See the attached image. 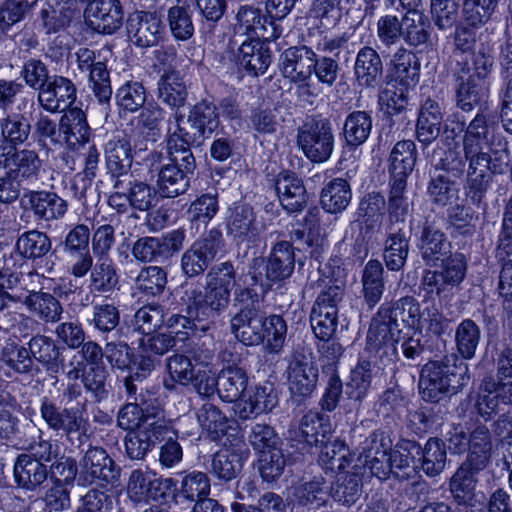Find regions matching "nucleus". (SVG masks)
I'll return each mask as SVG.
<instances>
[{"label": "nucleus", "mask_w": 512, "mask_h": 512, "mask_svg": "<svg viewBox=\"0 0 512 512\" xmlns=\"http://www.w3.org/2000/svg\"><path fill=\"white\" fill-rule=\"evenodd\" d=\"M421 306L413 296H403L396 301L383 303L371 320L366 350L374 352L383 366L392 363L397 357L396 344L400 341V326L419 328Z\"/></svg>", "instance_id": "1"}, {"label": "nucleus", "mask_w": 512, "mask_h": 512, "mask_svg": "<svg viewBox=\"0 0 512 512\" xmlns=\"http://www.w3.org/2000/svg\"><path fill=\"white\" fill-rule=\"evenodd\" d=\"M236 284V269L225 261L210 268L205 278V290L186 287L181 296L182 311L199 322H207L208 329L229 306L231 292Z\"/></svg>", "instance_id": "2"}, {"label": "nucleus", "mask_w": 512, "mask_h": 512, "mask_svg": "<svg viewBox=\"0 0 512 512\" xmlns=\"http://www.w3.org/2000/svg\"><path fill=\"white\" fill-rule=\"evenodd\" d=\"M468 366L454 353L428 361L420 372L419 392L425 401L438 402L468 384Z\"/></svg>", "instance_id": "3"}, {"label": "nucleus", "mask_w": 512, "mask_h": 512, "mask_svg": "<svg viewBox=\"0 0 512 512\" xmlns=\"http://www.w3.org/2000/svg\"><path fill=\"white\" fill-rule=\"evenodd\" d=\"M454 72V91L457 106L466 112L480 105L488 95L487 77L492 60L483 53L473 56L472 64L458 62Z\"/></svg>", "instance_id": "4"}, {"label": "nucleus", "mask_w": 512, "mask_h": 512, "mask_svg": "<svg viewBox=\"0 0 512 512\" xmlns=\"http://www.w3.org/2000/svg\"><path fill=\"white\" fill-rule=\"evenodd\" d=\"M236 313L230 319V331L246 346L262 344L261 329L264 312L261 310V297L251 287H238L233 295Z\"/></svg>", "instance_id": "5"}, {"label": "nucleus", "mask_w": 512, "mask_h": 512, "mask_svg": "<svg viewBox=\"0 0 512 512\" xmlns=\"http://www.w3.org/2000/svg\"><path fill=\"white\" fill-rule=\"evenodd\" d=\"M40 415L47 428L64 435L69 441L76 436L81 443L87 435L89 421L83 409L78 407H61L44 397L40 404Z\"/></svg>", "instance_id": "6"}, {"label": "nucleus", "mask_w": 512, "mask_h": 512, "mask_svg": "<svg viewBox=\"0 0 512 512\" xmlns=\"http://www.w3.org/2000/svg\"><path fill=\"white\" fill-rule=\"evenodd\" d=\"M297 144L310 161H327L334 150V134L330 121L313 118L305 122L298 129Z\"/></svg>", "instance_id": "7"}, {"label": "nucleus", "mask_w": 512, "mask_h": 512, "mask_svg": "<svg viewBox=\"0 0 512 512\" xmlns=\"http://www.w3.org/2000/svg\"><path fill=\"white\" fill-rule=\"evenodd\" d=\"M224 239L220 229L212 228L197 239L181 257V269L185 276L202 275L223 250Z\"/></svg>", "instance_id": "8"}, {"label": "nucleus", "mask_w": 512, "mask_h": 512, "mask_svg": "<svg viewBox=\"0 0 512 512\" xmlns=\"http://www.w3.org/2000/svg\"><path fill=\"white\" fill-rule=\"evenodd\" d=\"M184 241L183 229L172 230L161 237L144 236L133 243L131 254L141 263H164L183 248Z\"/></svg>", "instance_id": "9"}, {"label": "nucleus", "mask_w": 512, "mask_h": 512, "mask_svg": "<svg viewBox=\"0 0 512 512\" xmlns=\"http://www.w3.org/2000/svg\"><path fill=\"white\" fill-rule=\"evenodd\" d=\"M287 381L290 392L299 397H308L315 390L318 382V366L311 354L295 350L289 359Z\"/></svg>", "instance_id": "10"}, {"label": "nucleus", "mask_w": 512, "mask_h": 512, "mask_svg": "<svg viewBox=\"0 0 512 512\" xmlns=\"http://www.w3.org/2000/svg\"><path fill=\"white\" fill-rule=\"evenodd\" d=\"M80 479L85 483L114 484L120 477V468L105 449L91 446L80 460Z\"/></svg>", "instance_id": "11"}, {"label": "nucleus", "mask_w": 512, "mask_h": 512, "mask_svg": "<svg viewBox=\"0 0 512 512\" xmlns=\"http://www.w3.org/2000/svg\"><path fill=\"white\" fill-rule=\"evenodd\" d=\"M123 18L120 0H92L85 10L88 27L104 35L118 31L122 27Z\"/></svg>", "instance_id": "12"}, {"label": "nucleus", "mask_w": 512, "mask_h": 512, "mask_svg": "<svg viewBox=\"0 0 512 512\" xmlns=\"http://www.w3.org/2000/svg\"><path fill=\"white\" fill-rule=\"evenodd\" d=\"M21 207L29 209L37 220L51 222L65 216L68 203L52 191L28 190L21 199Z\"/></svg>", "instance_id": "13"}, {"label": "nucleus", "mask_w": 512, "mask_h": 512, "mask_svg": "<svg viewBox=\"0 0 512 512\" xmlns=\"http://www.w3.org/2000/svg\"><path fill=\"white\" fill-rule=\"evenodd\" d=\"M127 33L135 46L153 47L163 35L161 18L155 12L135 11L127 19Z\"/></svg>", "instance_id": "14"}, {"label": "nucleus", "mask_w": 512, "mask_h": 512, "mask_svg": "<svg viewBox=\"0 0 512 512\" xmlns=\"http://www.w3.org/2000/svg\"><path fill=\"white\" fill-rule=\"evenodd\" d=\"M165 420H155L146 426L130 431L124 439L126 456L131 460H143L168 432Z\"/></svg>", "instance_id": "15"}, {"label": "nucleus", "mask_w": 512, "mask_h": 512, "mask_svg": "<svg viewBox=\"0 0 512 512\" xmlns=\"http://www.w3.org/2000/svg\"><path fill=\"white\" fill-rule=\"evenodd\" d=\"M76 93V86L69 78L54 75L44 88L38 92L37 101L48 112H62L70 108L75 102Z\"/></svg>", "instance_id": "16"}, {"label": "nucleus", "mask_w": 512, "mask_h": 512, "mask_svg": "<svg viewBox=\"0 0 512 512\" xmlns=\"http://www.w3.org/2000/svg\"><path fill=\"white\" fill-rule=\"evenodd\" d=\"M315 52L306 45L289 47L280 55L279 68L289 82L312 79Z\"/></svg>", "instance_id": "17"}, {"label": "nucleus", "mask_w": 512, "mask_h": 512, "mask_svg": "<svg viewBox=\"0 0 512 512\" xmlns=\"http://www.w3.org/2000/svg\"><path fill=\"white\" fill-rule=\"evenodd\" d=\"M132 163V146L126 135H116L106 143L105 164L112 185L132 175Z\"/></svg>", "instance_id": "18"}, {"label": "nucleus", "mask_w": 512, "mask_h": 512, "mask_svg": "<svg viewBox=\"0 0 512 512\" xmlns=\"http://www.w3.org/2000/svg\"><path fill=\"white\" fill-rule=\"evenodd\" d=\"M468 161L467 176L502 174L509 165L508 150L492 151L491 148L463 149Z\"/></svg>", "instance_id": "19"}, {"label": "nucleus", "mask_w": 512, "mask_h": 512, "mask_svg": "<svg viewBox=\"0 0 512 512\" xmlns=\"http://www.w3.org/2000/svg\"><path fill=\"white\" fill-rule=\"evenodd\" d=\"M498 248L503 256L499 275V293L509 300L512 299V197L506 205Z\"/></svg>", "instance_id": "20"}, {"label": "nucleus", "mask_w": 512, "mask_h": 512, "mask_svg": "<svg viewBox=\"0 0 512 512\" xmlns=\"http://www.w3.org/2000/svg\"><path fill=\"white\" fill-rule=\"evenodd\" d=\"M481 389L485 394L477 401V408L481 415H490L512 406V380H500L486 377L482 381Z\"/></svg>", "instance_id": "21"}, {"label": "nucleus", "mask_w": 512, "mask_h": 512, "mask_svg": "<svg viewBox=\"0 0 512 512\" xmlns=\"http://www.w3.org/2000/svg\"><path fill=\"white\" fill-rule=\"evenodd\" d=\"M275 190L282 207L288 213L303 211L308 202V194L303 182L293 173H280L275 181Z\"/></svg>", "instance_id": "22"}, {"label": "nucleus", "mask_w": 512, "mask_h": 512, "mask_svg": "<svg viewBox=\"0 0 512 512\" xmlns=\"http://www.w3.org/2000/svg\"><path fill=\"white\" fill-rule=\"evenodd\" d=\"M6 169L24 185H31L40 179L43 162L34 149L15 147Z\"/></svg>", "instance_id": "23"}, {"label": "nucleus", "mask_w": 512, "mask_h": 512, "mask_svg": "<svg viewBox=\"0 0 512 512\" xmlns=\"http://www.w3.org/2000/svg\"><path fill=\"white\" fill-rule=\"evenodd\" d=\"M227 234L240 245L253 243L259 236L256 215L253 208L247 204L236 206L227 220Z\"/></svg>", "instance_id": "24"}, {"label": "nucleus", "mask_w": 512, "mask_h": 512, "mask_svg": "<svg viewBox=\"0 0 512 512\" xmlns=\"http://www.w3.org/2000/svg\"><path fill=\"white\" fill-rule=\"evenodd\" d=\"M410 238V229L390 226L383 248V260L388 270L398 272L403 269L410 251Z\"/></svg>", "instance_id": "25"}, {"label": "nucleus", "mask_w": 512, "mask_h": 512, "mask_svg": "<svg viewBox=\"0 0 512 512\" xmlns=\"http://www.w3.org/2000/svg\"><path fill=\"white\" fill-rule=\"evenodd\" d=\"M295 268L293 245L288 241L276 243L266 260V279L270 282H282L289 278Z\"/></svg>", "instance_id": "26"}, {"label": "nucleus", "mask_w": 512, "mask_h": 512, "mask_svg": "<svg viewBox=\"0 0 512 512\" xmlns=\"http://www.w3.org/2000/svg\"><path fill=\"white\" fill-rule=\"evenodd\" d=\"M443 114L439 103L428 98L419 110L416 122V138L424 144L433 143L441 134Z\"/></svg>", "instance_id": "27"}, {"label": "nucleus", "mask_w": 512, "mask_h": 512, "mask_svg": "<svg viewBox=\"0 0 512 512\" xmlns=\"http://www.w3.org/2000/svg\"><path fill=\"white\" fill-rule=\"evenodd\" d=\"M383 65L378 52L369 46L362 47L356 56L354 74L359 86L374 88L381 80Z\"/></svg>", "instance_id": "28"}, {"label": "nucleus", "mask_w": 512, "mask_h": 512, "mask_svg": "<svg viewBox=\"0 0 512 512\" xmlns=\"http://www.w3.org/2000/svg\"><path fill=\"white\" fill-rule=\"evenodd\" d=\"M112 186L114 189H124L126 191L128 203L135 210L149 211L158 202V189L145 181L134 178L133 175L121 181H116Z\"/></svg>", "instance_id": "29"}, {"label": "nucleus", "mask_w": 512, "mask_h": 512, "mask_svg": "<svg viewBox=\"0 0 512 512\" xmlns=\"http://www.w3.org/2000/svg\"><path fill=\"white\" fill-rule=\"evenodd\" d=\"M49 476L46 464L20 454L14 463V478L18 487L27 491L38 489Z\"/></svg>", "instance_id": "30"}, {"label": "nucleus", "mask_w": 512, "mask_h": 512, "mask_svg": "<svg viewBox=\"0 0 512 512\" xmlns=\"http://www.w3.org/2000/svg\"><path fill=\"white\" fill-rule=\"evenodd\" d=\"M384 267L379 260L370 259L361 272V295L369 309L382 299L385 291Z\"/></svg>", "instance_id": "31"}, {"label": "nucleus", "mask_w": 512, "mask_h": 512, "mask_svg": "<svg viewBox=\"0 0 512 512\" xmlns=\"http://www.w3.org/2000/svg\"><path fill=\"white\" fill-rule=\"evenodd\" d=\"M420 451L421 446L415 441H399L389 454L391 475L400 481L411 479L415 474V454Z\"/></svg>", "instance_id": "32"}, {"label": "nucleus", "mask_w": 512, "mask_h": 512, "mask_svg": "<svg viewBox=\"0 0 512 512\" xmlns=\"http://www.w3.org/2000/svg\"><path fill=\"white\" fill-rule=\"evenodd\" d=\"M237 60L239 65L248 73L257 76L263 74L271 63V54L268 46L252 39L245 41L238 49Z\"/></svg>", "instance_id": "33"}, {"label": "nucleus", "mask_w": 512, "mask_h": 512, "mask_svg": "<svg viewBox=\"0 0 512 512\" xmlns=\"http://www.w3.org/2000/svg\"><path fill=\"white\" fill-rule=\"evenodd\" d=\"M172 481L171 478L165 480L155 478L149 472L137 469L130 474L127 493L135 503L145 502L150 498L157 499L162 496V493H159L162 484H171Z\"/></svg>", "instance_id": "34"}, {"label": "nucleus", "mask_w": 512, "mask_h": 512, "mask_svg": "<svg viewBox=\"0 0 512 512\" xmlns=\"http://www.w3.org/2000/svg\"><path fill=\"white\" fill-rule=\"evenodd\" d=\"M418 247L428 265L450 252V242L445 234L434 222L428 220L424 223Z\"/></svg>", "instance_id": "35"}, {"label": "nucleus", "mask_w": 512, "mask_h": 512, "mask_svg": "<svg viewBox=\"0 0 512 512\" xmlns=\"http://www.w3.org/2000/svg\"><path fill=\"white\" fill-rule=\"evenodd\" d=\"M485 467L464 461L450 480V491L458 504H466L474 497L478 474Z\"/></svg>", "instance_id": "36"}, {"label": "nucleus", "mask_w": 512, "mask_h": 512, "mask_svg": "<svg viewBox=\"0 0 512 512\" xmlns=\"http://www.w3.org/2000/svg\"><path fill=\"white\" fill-rule=\"evenodd\" d=\"M325 479L315 476L309 481H302L292 487L291 501L294 505L307 508H320L328 499Z\"/></svg>", "instance_id": "37"}, {"label": "nucleus", "mask_w": 512, "mask_h": 512, "mask_svg": "<svg viewBox=\"0 0 512 512\" xmlns=\"http://www.w3.org/2000/svg\"><path fill=\"white\" fill-rule=\"evenodd\" d=\"M59 131L69 146L84 144L89 141L91 129L86 114L80 108H70L60 119Z\"/></svg>", "instance_id": "38"}, {"label": "nucleus", "mask_w": 512, "mask_h": 512, "mask_svg": "<svg viewBox=\"0 0 512 512\" xmlns=\"http://www.w3.org/2000/svg\"><path fill=\"white\" fill-rule=\"evenodd\" d=\"M392 76L406 89L416 86L420 77V62L415 53L399 48L392 59Z\"/></svg>", "instance_id": "39"}, {"label": "nucleus", "mask_w": 512, "mask_h": 512, "mask_svg": "<svg viewBox=\"0 0 512 512\" xmlns=\"http://www.w3.org/2000/svg\"><path fill=\"white\" fill-rule=\"evenodd\" d=\"M192 174L193 172L183 170L180 167L166 164L161 166L157 179L159 194L165 198H175L186 193L190 187Z\"/></svg>", "instance_id": "40"}, {"label": "nucleus", "mask_w": 512, "mask_h": 512, "mask_svg": "<svg viewBox=\"0 0 512 512\" xmlns=\"http://www.w3.org/2000/svg\"><path fill=\"white\" fill-rule=\"evenodd\" d=\"M417 160L416 144L412 140L398 141L389 156L390 178L407 180Z\"/></svg>", "instance_id": "41"}, {"label": "nucleus", "mask_w": 512, "mask_h": 512, "mask_svg": "<svg viewBox=\"0 0 512 512\" xmlns=\"http://www.w3.org/2000/svg\"><path fill=\"white\" fill-rule=\"evenodd\" d=\"M145 403L129 402L120 408L117 414V425L123 430L136 431L147 423L155 420H165L160 408H153V414H149V407H143Z\"/></svg>", "instance_id": "42"}, {"label": "nucleus", "mask_w": 512, "mask_h": 512, "mask_svg": "<svg viewBox=\"0 0 512 512\" xmlns=\"http://www.w3.org/2000/svg\"><path fill=\"white\" fill-rule=\"evenodd\" d=\"M51 248L50 237L37 229L23 232L15 243L16 253L22 258L32 261L46 256Z\"/></svg>", "instance_id": "43"}, {"label": "nucleus", "mask_w": 512, "mask_h": 512, "mask_svg": "<svg viewBox=\"0 0 512 512\" xmlns=\"http://www.w3.org/2000/svg\"><path fill=\"white\" fill-rule=\"evenodd\" d=\"M247 385V373L240 367L229 366L218 374V395L223 401H237L247 389Z\"/></svg>", "instance_id": "44"}, {"label": "nucleus", "mask_w": 512, "mask_h": 512, "mask_svg": "<svg viewBox=\"0 0 512 512\" xmlns=\"http://www.w3.org/2000/svg\"><path fill=\"white\" fill-rule=\"evenodd\" d=\"M188 96L187 86L178 71L163 73L158 81V98L171 108L185 105Z\"/></svg>", "instance_id": "45"}, {"label": "nucleus", "mask_w": 512, "mask_h": 512, "mask_svg": "<svg viewBox=\"0 0 512 512\" xmlns=\"http://www.w3.org/2000/svg\"><path fill=\"white\" fill-rule=\"evenodd\" d=\"M299 434L308 445L319 446L325 439L332 437V426L328 416L318 412L306 413L300 422Z\"/></svg>", "instance_id": "46"}, {"label": "nucleus", "mask_w": 512, "mask_h": 512, "mask_svg": "<svg viewBox=\"0 0 512 512\" xmlns=\"http://www.w3.org/2000/svg\"><path fill=\"white\" fill-rule=\"evenodd\" d=\"M365 353L372 354L364 349L363 355L360 357L358 364L351 370L350 380L346 384V394L350 399L361 402L367 395L372 380V361L371 356L365 357ZM374 357L375 353L373 352ZM380 360V358L378 357Z\"/></svg>", "instance_id": "47"}, {"label": "nucleus", "mask_w": 512, "mask_h": 512, "mask_svg": "<svg viewBox=\"0 0 512 512\" xmlns=\"http://www.w3.org/2000/svg\"><path fill=\"white\" fill-rule=\"evenodd\" d=\"M351 198V187L347 180L335 178L322 189L320 203L325 211L336 214L347 208Z\"/></svg>", "instance_id": "48"}, {"label": "nucleus", "mask_w": 512, "mask_h": 512, "mask_svg": "<svg viewBox=\"0 0 512 512\" xmlns=\"http://www.w3.org/2000/svg\"><path fill=\"white\" fill-rule=\"evenodd\" d=\"M402 38L409 46L418 47L430 38V22L427 16L417 9H409L403 15Z\"/></svg>", "instance_id": "49"}, {"label": "nucleus", "mask_w": 512, "mask_h": 512, "mask_svg": "<svg viewBox=\"0 0 512 512\" xmlns=\"http://www.w3.org/2000/svg\"><path fill=\"white\" fill-rule=\"evenodd\" d=\"M27 345L34 362L42 364L48 371L58 372L61 353L52 338L37 334L29 340Z\"/></svg>", "instance_id": "50"}, {"label": "nucleus", "mask_w": 512, "mask_h": 512, "mask_svg": "<svg viewBox=\"0 0 512 512\" xmlns=\"http://www.w3.org/2000/svg\"><path fill=\"white\" fill-rule=\"evenodd\" d=\"M467 449L468 454L465 461L486 468L492 451V437L487 426L478 425L471 431Z\"/></svg>", "instance_id": "51"}, {"label": "nucleus", "mask_w": 512, "mask_h": 512, "mask_svg": "<svg viewBox=\"0 0 512 512\" xmlns=\"http://www.w3.org/2000/svg\"><path fill=\"white\" fill-rule=\"evenodd\" d=\"M319 454V464L326 472H336L344 470L350 463L349 449L343 441L339 439H325Z\"/></svg>", "instance_id": "52"}, {"label": "nucleus", "mask_w": 512, "mask_h": 512, "mask_svg": "<svg viewBox=\"0 0 512 512\" xmlns=\"http://www.w3.org/2000/svg\"><path fill=\"white\" fill-rule=\"evenodd\" d=\"M407 180L390 178V191L388 196V218L390 226L404 223L410 211L406 196Z\"/></svg>", "instance_id": "53"}, {"label": "nucleus", "mask_w": 512, "mask_h": 512, "mask_svg": "<svg viewBox=\"0 0 512 512\" xmlns=\"http://www.w3.org/2000/svg\"><path fill=\"white\" fill-rule=\"evenodd\" d=\"M30 120L22 113H9L0 118L2 139L12 147L25 143L31 133Z\"/></svg>", "instance_id": "54"}, {"label": "nucleus", "mask_w": 512, "mask_h": 512, "mask_svg": "<svg viewBox=\"0 0 512 512\" xmlns=\"http://www.w3.org/2000/svg\"><path fill=\"white\" fill-rule=\"evenodd\" d=\"M499 0H463V23L474 29L485 26L496 12Z\"/></svg>", "instance_id": "55"}, {"label": "nucleus", "mask_w": 512, "mask_h": 512, "mask_svg": "<svg viewBox=\"0 0 512 512\" xmlns=\"http://www.w3.org/2000/svg\"><path fill=\"white\" fill-rule=\"evenodd\" d=\"M28 309L44 322L55 323L61 319L63 307L53 295L44 292H33L25 299Z\"/></svg>", "instance_id": "56"}, {"label": "nucleus", "mask_w": 512, "mask_h": 512, "mask_svg": "<svg viewBox=\"0 0 512 512\" xmlns=\"http://www.w3.org/2000/svg\"><path fill=\"white\" fill-rule=\"evenodd\" d=\"M372 129L371 115L366 111L351 112L344 122L343 135L347 145L359 146L369 137Z\"/></svg>", "instance_id": "57"}, {"label": "nucleus", "mask_w": 512, "mask_h": 512, "mask_svg": "<svg viewBox=\"0 0 512 512\" xmlns=\"http://www.w3.org/2000/svg\"><path fill=\"white\" fill-rule=\"evenodd\" d=\"M243 466L242 456L230 449H221L211 460L210 473L222 481H230L238 476Z\"/></svg>", "instance_id": "58"}, {"label": "nucleus", "mask_w": 512, "mask_h": 512, "mask_svg": "<svg viewBox=\"0 0 512 512\" xmlns=\"http://www.w3.org/2000/svg\"><path fill=\"white\" fill-rule=\"evenodd\" d=\"M421 469L429 477L441 474L446 466L447 453L445 443L437 438H430L421 448Z\"/></svg>", "instance_id": "59"}, {"label": "nucleus", "mask_w": 512, "mask_h": 512, "mask_svg": "<svg viewBox=\"0 0 512 512\" xmlns=\"http://www.w3.org/2000/svg\"><path fill=\"white\" fill-rule=\"evenodd\" d=\"M89 288L92 292L108 293L116 288L119 282L118 274L108 257L98 258L90 273Z\"/></svg>", "instance_id": "60"}, {"label": "nucleus", "mask_w": 512, "mask_h": 512, "mask_svg": "<svg viewBox=\"0 0 512 512\" xmlns=\"http://www.w3.org/2000/svg\"><path fill=\"white\" fill-rule=\"evenodd\" d=\"M493 137L486 115L478 113L465 130L463 149L491 148Z\"/></svg>", "instance_id": "61"}, {"label": "nucleus", "mask_w": 512, "mask_h": 512, "mask_svg": "<svg viewBox=\"0 0 512 512\" xmlns=\"http://www.w3.org/2000/svg\"><path fill=\"white\" fill-rule=\"evenodd\" d=\"M263 328L261 329L262 343H265L266 349L271 353H279L286 340L287 324L280 315H263Z\"/></svg>", "instance_id": "62"}, {"label": "nucleus", "mask_w": 512, "mask_h": 512, "mask_svg": "<svg viewBox=\"0 0 512 512\" xmlns=\"http://www.w3.org/2000/svg\"><path fill=\"white\" fill-rule=\"evenodd\" d=\"M167 285V272L160 266H145L135 278V287L148 296H158Z\"/></svg>", "instance_id": "63"}, {"label": "nucleus", "mask_w": 512, "mask_h": 512, "mask_svg": "<svg viewBox=\"0 0 512 512\" xmlns=\"http://www.w3.org/2000/svg\"><path fill=\"white\" fill-rule=\"evenodd\" d=\"M211 491V484L208 475L201 471H191L185 474L180 482L178 495L189 503L208 496Z\"/></svg>", "instance_id": "64"}]
</instances>
